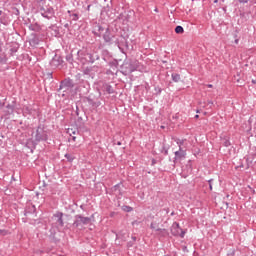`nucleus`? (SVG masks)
Instances as JSON below:
<instances>
[{"mask_svg":"<svg viewBox=\"0 0 256 256\" xmlns=\"http://www.w3.org/2000/svg\"><path fill=\"white\" fill-rule=\"evenodd\" d=\"M139 61L136 59H125L123 64L120 66V73L122 75H131V73H134V71H139Z\"/></svg>","mask_w":256,"mask_h":256,"instance_id":"f257e3e1","label":"nucleus"},{"mask_svg":"<svg viewBox=\"0 0 256 256\" xmlns=\"http://www.w3.org/2000/svg\"><path fill=\"white\" fill-rule=\"evenodd\" d=\"M77 59L82 62L83 65H85V63H95V61H99V54L96 52L90 53L87 49L83 48L77 51Z\"/></svg>","mask_w":256,"mask_h":256,"instance_id":"f03ea898","label":"nucleus"},{"mask_svg":"<svg viewBox=\"0 0 256 256\" xmlns=\"http://www.w3.org/2000/svg\"><path fill=\"white\" fill-rule=\"evenodd\" d=\"M51 227H55L57 231H61L65 226V222H63V212H56L53 214L50 220Z\"/></svg>","mask_w":256,"mask_h":256,"instance_id":"7ed1b4c3","label":"nucleus"},{"mask_svg":"<svg viewBox=\"0 0 256 256\" xmlns=\"http://www.w3.org/2000/svg\"><path fill=\"white\" fill-rule=\"evenodd\" d=\"M73 227L77 229H83L84 225H89L91 223V217H85L81 214H77L74 216Z\"/></svg>","mask_w":256,"mask_h":256,"instance_id":"20e7f679","label":"nucleus"},{"mask_svg":"<svg viewBox=\"0 0 256 256\" xmlns=\"http://www.w3.org/2000/svg\"><path fill=\"white\" fill-rule=\"evenodd\" d=\"M39 13L44 17V19H53L55 17V9L50 5L43 4L42 6H38Z\"/></svg>","mask_w":256,"mask_h":256,"instance_id":"39448f33","label":"nucleus"},{"mask_svg":"<svg viewBox=\"0 0 256 256\" xmlns=\"http://www.w3.org/2000/svg\"><path fill=\"white\" fill-rule=\"evenodd\" d=\"M170 231L173 237H180L181 239H183L185 237V234L187 233V231L181 229V226H179L178 222H174L172 224Z\"/></svg>","mask_w":256,"mask_h":256,"instance_id":"423d86ee","label":"nucleus"},{"mask_svg":"<svg viewBox=\"0 0 256 256\" xmlns=\"http://www.w3.org/2000/svg\"><path fill=\"white\" fill-rule=\"evenodd\" d=\"M34 139L36 143H41V141H47V132H45V128H43V126L40 125L37 127Z\"/></svg>","mask_w":256,"mask_h":256,"instance_id":"0eeeda50","label":"nucleus"},{"mask_svg":"<svg viewBox=\"0 0 256 256\" xmlns=\"http://www.w3.org/2000/svg\"><path fill=\"white\" fill-rule=\"evenodd\" d=\"M91 89V84H89V81L87 80H81L79 82L77 91H79L82 95H87Z\"/></svg>","mask_w":256,"mask_h":256,"instance_id":"6e6552de","label":"nucleus"},{"mask_svg":"<svg viewBox=\"0 0 256 256\" xmlns=\"http://www.w3.org/2000/svg\"><path fill=\"white\" fill-rule=\"evenodd\" d=\"M74 87L75 84L73 83V80H71V78H65L60 82L59 91L62 89H66L67 91L68 89H73Z\"/></svg>","mask_w":256,"mask_h":256,"instance_id":"1a4fd4ad","label":"nucleus"},{"mask_svg":"<svg viewBox=\"0 0 256 256\" xmlns=\"http://www.w3.org/2000/svg\"><path fill=\"white\" fill-rule=\"evenodd\" d=\"M174 160L173 163H177L178 161H183L185 157H187V151L183 150V147H180L178 151L174 152Z\"/></svg>","mask_w":256,"mask_h":256,"instance_id":"9d476101","label":"nucleus"},{"mask_svg":"<svg viewBox=\"0 0 256 256\" xmlns=\"http://www.w3.org/2000/svg\"><path fill=\"white\" fill-rule=\"evenodd\" d=\"M86 101L89 105H91L92 109H97V107H101V101L93 96V94L86 97Z\"/></svg>","mask_w":256,"mask_h":256,"instance_id":"9b49d317","label":"nucleus"},{"mask_svg":"<svg viewBox=\"0 0 256 256\" xmlns=\"http://www.w3.org/2000/svg\"><path fill=\"white\" fill-rule=\"evenodd\" d=\"M102 37H103L105 43H109V45H111V43H113V37H115V36L113 35V33H111V29H109V27H107L105 29V32L102 35Z\"/></svg>","mask_w":256,"mask_h":256,"instance_id":"f8f14e48","label":"nucleus"},{"mask_svg":"<svg viewBox=\"0 0 256 256\" xmlns=\"http://www.w3.org/2000/svg\"><path fill=\"white\" fill-rule=\"evenodd\" d=\"M51 67H62L63 66V58L61 56L55 55L51 62Z\"/></svg>","mask_w":256,"mask_h":256,"instance_id":"ddd939ff","label":"nucleus"},{"mask_svg":"<svg viewBox=\"0 0 256 256\" xmlns=\"http://www.w3.org/2000/svg\"><path fill=\"white\" fill-rule=\"evenodd\" d=\"M17 105V102L16 101H13L11 104H8L6 106V113L7 115H13L14 111H15V107Z\"/></svg>","mask_w":256,"mask_h":256,"instance_id":"4468645a","label":"nucleus"},{"mask_svg":"<svg viewBox=\"0 0 256 256\" xmlns=\"http://www.w3.org/2000/svg\"><path fill=\"white\" fill-rule=\"evenodd\" d=\"M156 232L158 237H169V231L167 229L157 228Z\"/></svg>","mask_w":256,"mask_h":256,"instance_id":"2eb2a0df","label":"nucleus"},{"mask_svg":"<svg viewBox=\"0 0 256 256\" xmlns=\"http://www.w3.org/2000/svg\"><path fill=\"white\" fill-rule=\"evenodd\" d=\"M0 23L2 25H5V27H7V25H9V23H11V20H9V16L7 14H3L0 17Z\"/></svg>","mask_w":256,"mask_h":256,"instance_id":"dca6fc26","label":"nucleus"},{"mask_svg":"<svg viewBox=\"0 0 256 256\" xmlns=\"http://www.w3.org/2000/svg\"><path fill=\"white\" fill-rule=\"evenodd\" d=\"M105 29H107V28H103V26H101V25H96V31L97 32H94V35L96 36V37H101L102 35H103V31H105Z\"/></svg>","mask_w":256,"mask_h":256,"instance_id":"f3484780","label":"nucleus"},{"mask_svg":"<svg viewBox=\"0 0 256 256\" xmlns=\"http://www.w3.org/2000/svg\"><path fill=\"white\" fill-rule=\"evenodd\" d=\"M49 233H50L49 235L50 239H52L53 241H57V238H55V235H57V228L52 226L49 230Z\"/></svg>","mask_w":256,"mask_h":256,"instance_id":"a211bd4d","label":"nucleus"},{"mask_svg":"<svg viewBox=\"0 0 256 256\" xmlns=\"http://www.w3.org/2000/svg\"><path fill=\"white\" fill-rule=\"evenodd\" d=\"M103 87L108 95H112V93H115V90L113 89V86H111V84H105Z\"/></svg>","mask_w":256,"mask_h":256,"instance_id":"6ab92c4d","label":"nucleus"},{"mask_svg":"<svg viewBox=\"0 0 256 256\" xmlns=\"http://www.w3.org/2000/svg\"><path fill=\"white\" fill-rule=\"evenodd\" d=\"M29 29H30V31H35L36 33H39V31H41V26L39 24L35 23V24H31L29 26Z\"/></svg>","mask_w":256,"mask_h":256,"instance_id":"aec40b11","label":"nucleus"},{"mask_svg":"<svg viewBox=\"0 0 256 256\" xmlns=\"http://www.w3.org/2000/svg\"><path fill=\"white\" fill-rule=\"evenodd\" d=\"M222 144L224 147H231V141L229 140V136H224L222 138Z\"/></svg>","mask_w":256,"mask_h":256,"instance_id":"412c9836","label":"nucleus"},{"mask_svg":"<svg viewBox=\"0 0 256 256\" xmlns=\"http://www.w3.org/2000/svg\"><path fill=\"white\" fill-rule=\"evenodd\" d=\"M37 209L35 208V205L28 206L25 210V215L27 214H33L36 213Z\"/></svg>","mask_w":256,"mask_h":256,"instance_id":"4be33fe9","label":"nucleus"},{"mask_svg":"<svg viewBox=\"0 0 256 256\" xmlns=\"http://www.w3.org/2000/svg\"><path fill=\"white\" fill-rule=\"evenodd\" d=\"M171 77L174 83H179L181 81V75L178 73H172Z\"/></svg>","mask_w":256,"mask_h":256,"instance_id":"5701e85b","label":"nucleus"},{"mask_svg":"<svg viewBox=\"0 0 256 256\" xmlns=\"http://www.w3.org/2000/svg\"><path fill=\"white\" fill-rule=\"evenodd\" d=\"M23 113L26 115H33V108L31 106H24Z\"/></svg>","mask_w":256,"mask_h":256,"instance_id":"b1692460","label":"nucleus"},{"mask_svg":"<svg viewBox=\"0 0 256 256\" xmlns=\"http://www.w3.org/2000/svg\"><path fill=\"white\" fill-rule=\"evenodd\" d=\"M112 191H114V193H117L118 195H123V193L121 192V184H116L112 188Z\"/></svg>","mask_w":256,"mask_h":256,"instance_id":"393cba45","label":"nucleus"},{"mask_svg":"<svg viewBox=\"0 0 256 256\" xmlns=\"http://www.w3.org/2000/svg\"><path fill=\"white\" fill-rule=\"evenodd\" d=\"M30 45H32V47H36V45H39V38L37 36H34L30 40Z\"/></svg>","mask_w":256,"mask_h":256,"instance_id":"a878e982","label":"nucleus"},{"mask_svg":"<svg viewBox=\"0 0 256 256\" xmlns=\"http://www.w3.org/2000/svg\"><path fill=\"white\" fill-rule=\"evenodd\" d=\"M175 33H177V35H182V33H185V29L183 26H176Z\"/></svg>","mask_w":256,"mask_h":256,"instance_id":"bb28decb","label":"nucleus"},{"mask_svg":"<svg viewBox=\"0 0 256 256\" xmlns=\"http://www.w3.org/2000/svg\"><path fill=\"white\" fill-rule=\"evenodd\" d=\"M117 65H119V63L116 60L109 62V66L111 67V69H113V71L117 70Z\"/></svg>","mask_w":256,"mask_h":256,"instance_id":"cd10ccee","label":"nucleus"},{"mask_svg":"<svg viewBox=\"0 0 256 256\" xmlns=\"http://www.w3.org/2000/svg\"><path fill=\"white\" fill-rule=\"evenodd\" d=\"M64 157L67 159V161H69V163H73V161H75V156H73L69 153L65 154Z\"/></svg>","mask_w":256,"mask_h":256,"instance_id":"c85d7f7f","label":"nucleus"},{"mask_svg":"<svg viewBox=\"0 0 256 256\" xmlns=\"http://www.w3.org/2000/svg\"><path fill=\"white\" fill-rule=\"evenodd\" d=\"M122 211H124L125 213H131V211H133V207L127 206V205H123L122 206Z\"/></svg>","mask_w":256,"mask_h":256,"instance_id":"c756f323","label":"nucleus"},{"mask_svg":"<svg viewBox=\"0 0 256 256\" xmlns=\"http://www.w3.org/2000/svg\"><path fill=\"white\" fill-rule=\"evenodd\" d=\"M176 143H177L179 149H181V147H183V145L185 144V140L176 139Z\"/></svg>","mask_w":256,"mask_h":256,"instance_id":"7c9ffc66","label":"nucleus"},{"mask_svg":"<svg viewBox=\"0 0 256 256\" xmlns=\"http://www.w3.org/2000/svg\"><path fill=\"white\" fill-rule=\"evenodd\" d=\"M66 61H68V63H73V54H68L66 56Z\"/></svg>","mask_w":256,"mask_h":256,"instance_id":"2f4dec72","label":"nucleus"},{"mask_svg":"<svg viewBox=\"0 0 256 256\" xmlns=\"http://www.w3.org/2000/svg\"><path fill=\"white\" fill-rule=\"evenodd\" d=\"M72 21H79V14L74 13L71 15Z\"/></svg>","mask_w":256,"mask_h":256,"instance_id":"473e14b6","label":"nucleus"},{"mask_svg":"<svg viewBox=\"0 0 256 256\" xmlns=\"http://www.w3.org/2000/svg\"><path fill=\"white\" fill-rule=\"evenodd\" d=\"M38 7H41L42 5H45L46 0H36Z\"/></svg>","mask_w":256,"mask_h":256,"instance_id":"72a5a7b5","label":"nucleus"},{"mask_svg":"<svg viewBox=\"0 0 256 256\" xmlns=\"http://www.w3.org/2000/svg\"><path fill=\"white\" fill-rule=\"evenodd\" d=\"M162 153L164 155H169V149H167L165 146L162 147Z\"/></svg>","mask_w":256,"mask_h":256,"instance_id":"f704fd0d","label":"nucleus"},{"mask_svg":"<svg viewBox=\"0 0 256 256\" xmlns=\"http://www.w3.org/2000/svg\"><path fill=\"white\" fill-rule=\"evenodd\" d=\"M0 63H7V58L5 56L0 55Z\"/></svg>","mask_w":256,"mask_h":256,"instance_id":"c9c22d12","label":"nucleus"},{"mask_svg":"<svg viewBox=\"0 0 256 256\" xmlns=\"http://www.w3.org/2000/svg\"><path fill=\"white\" fill-rule=\"evenodd\" d=\"M212 182H213V179H210V180L208 181L210 191H213V184H212Z\"/></svg>","mask_w":256,"mask_h":256,"instance_id":"e433bc0d","label":"nucleus"},{"mask_svg":"<svg viewBox=\"0 0 256 256\" xmlns=\"http://www.w3.org/2000/svg\"><path fill=\"white\" fill-rule=\"evenodd\" d=\"M133 245H135V242L130 241V242L127 243V248L131 249V247H133Z\"/></svg>","mask_w":256,"mask_h":256,"instance_id":"4c0bfd02","label":"nucleus"},{"mask_svg":"<svg viewBox=\"0 0 256 256\" xmlns=\"http://www.w3.org/2000/svg\"><path fill=\"white\" fill-rule=\"evenodd\" d=\"M15 53H17V48H11L10 49V54L15 55Z\"/></svg>","mask_w":256,"mask_h":256,"instance_id":"58836bf2","label":"nucleus"},{"mask_svg":"<svg viewBox=\"0 0 256 256\" xmlns=\"http://www.w3.org/2000/svg\"><path fill=\"white\" fill-rule=\"evenodd\" d=\"M238 3H241L243 5H245V3H249V0H237Z\"/></svg>","mask_w":256,"mask_h":256,"instance_id":"ea45409f","label":"nucleus"},{"mask_svg":"<svg viewBox=\"0 0 256 256\" xmlns=\"http://www.w3.org/2000/svg\"><path fill=\"white\" fill-rule=\"evenodd\" d=\"M106 74H107V75H115V72H113L112 70H107V71H106Z\"/></svg>","mask_w":256,"mask_h":256,"instance_id":"a19ab883","label":"nucleus"},{"mask_svg":"<svg viewBox=\"0 0 256 256\" xmlns=\"http://www.w3.org/2000/svg\"><path fill=\"white\" fill-rule=\"evenodd\" d=\"M0 235H3V236L7 235V230H0Z\"/></svg>","mask_w":256,"mask_h":256,"instance_id":"79ce46f5","label":"nucleus"},{"mask_svg":"<svg viewBox=\"0 0 256 256\" xmlns=\"http://www.w3.org/2000/svg\"><path fill=\"white\" fill-rule=\"evenodd\" d=\"M234 37H235L234 43H235L236 45H239V40H238V38H237V35H235Z\"/></svg>","mask_w":256,"mask_h":256,"instance_id":"37998d69","label":"nucleus"},{"mask_svg":"<svg viewBox=\"0 0 256 256\" xmlns=\"http://www.w3.org/2000/svg\"><path fill=\"white\" fill-rule=\"evenodd\" d=\"M76 115L79 117V107H76Z\"/></svg>","mask_w":256,"mask_h":256,"instance_id":"c03bdc74","label":"nucleus"},{"mask_svg":"<svg viewBox=\"0 0 256 256\" xmlns=\"http://www.w3.org/2000/svg\"><path fill=\"white\" fill-rule=\"evenodd\" d=\"M135 241H137V237L132 236V242L135 243Z\"/></svg>","mask_w":256,"mask_h":256,"instance_id":"a18cd8bd","label":"nucleus"},{"mask_svg":"<svg viewBox=\"0 0 256 256\" xmlns=\"http://www.w3.org/2000/svg\"><path fill=\"white\" fill-rule=\"evenodd\" d=\"M78 117V122L80 121V123H81V121H83V117H81V116H77Z\"/></svg>","mask_w":256,"mask_h":256,"instance_id":"49530a36","label":"nucleus"},{"mask_svg":"<svg viewBox=\"0 0 256 256\" xmlns=\"http://www.w3.org/2000/svg\"><path fill=\"white\" fill-rule=\"evenodd\" d=\"M48 77H50V79H53V73H48Z\"/></svg>","mask_w":256,"mask_h":256,"instance_id":"de8ad7c7","label":"nucleus"},{"mask_svg":"<svg viewBox=\"0 0 256 256\" xmlns=\"http://www.w3.org/2000/svg\"><path fill=\"white\" fill-rule=\"evenodd\" d=\"M208 105H210V107H213V101H208Z\"/></svg>","mask_w":256,"mask_h":256,"instance_id":"09e8293b","label":"nucleus"},{"mask_svg":"<svg viewBox=\"0 0 256 256\" xmlns=\"http://www.w3.org/2000/svg\"><path fill=\"white\" fill-rule=\"evenodd\" d=\"M150 228L155 229V224L151 223Z\"/></svg>","mask_w":256,"mask_h":256,"instance_id":"8fccbe9b","label":"nucleus"},{"mask_svg":"<svg viewBox=\"0 0 256 256\" xmlns=\"http://www.w3.org/2000/svg\"><path fill=\"white\" fill-rule=\"evenodd\" d=\"M86 9L87 11H91V5H88Z\"/></svg>","mask_w":256,"mask_h":256,"instance_id":"3c124183","label":"nucleus"},{"mask_svg":"<svg viewBox=\"0 0 256 256\" xmlns=\"http://www.w3.org/2000/svg\"><path fill=\"white\" fill-rule=\"evenodd\" d=\"M115 43H116V45H118V47H119V45H121V44H119V40H116Z\"/></svg>","mask_w":256,"mask_h":256,"instance_id":"603ef678","label":"nucleus"},{"mask_svg":"<svg viewBox=\"0 0 256 256\" xmlns=\"http://www.w3.org/2000/svg\"><path fill=\"white\" fill-rule=\"evenodd\" d=\"M3 15L5 14H3V12L0 10V17H3Z\"/></svg>","mask_w":256,"mask_h":256,"instance_id":"864d4df0","label":"nucleus"},{"mask_svg":"<svg viewBox=\"0 0 256 256\" xmlns=\"http://www.w3.org/2000/svg\"><path fill=\"white\" fill-rule=\"evenodd\" d=\"M252 84H253V85H256V80H252Z\"/></svg>","mask_w":256,"mask_h":256,"instance_id":"5fc2aeb1","label":"nucleus"},{"mask_svg":"<svg viewBox=\"0 0 256 256\" xmlns=\"http://www.w3.org/2000/svg\"><path fill=\"white\" fill-rule=\"evenodd\" d=\"M195 119H199V114H196V115H195Z\"/></svg>","mask_w":256,"mask_h":256,"instance_id":"6e6d98bb","label":"nucleus"},{"mask_svg":"<svg viewBox=\"0 0 256 256\" xmlns=\"http://www.w3.org/2000/svg\"><path fill=\"white\" fill-rule=\"evenodd\" d=\"M208 87L211 89L213 87V85L212 84H208Z\"/></svg>","mask_w":256,"mask_h":256,"instance_id":"4d7b16f0","label":"nucleus"},{"mask_svg":"<svg viewBox=\"0 0 256 256\" xmlns=\"http://www.w3.org/2000/svg\"><path fill=\"white\" fill-rule=\"evenodd\" d=\"M2 51H3V48H1V44H0V53H2Z\"/></svg>","mask_w":256,"mask_h":256,"instance_id":"13d9d810","label":"nucleus"},{"mask_svg":"<svg viewBox=\"0 0 256 256\" xmlns=\"http://www.w3.org/2000/svg\"><path fill=\"white\" fill-rule=\"evenodd\" d=\"M117 239H119V234H116V241H117Z\"/></svg>","mask_w":256,"mask_h":256,"instance_id":"bf43d9fd","label":"nucleus"},{"mask_svg":"<svg viewBox=\"0 0 256 256\" xmlns=\"http://www.w3.org/2000/svg\"><path fill=\"white\" fill-rule=\"evenodd\" d=\"M117 145L121 146V142H120V141H118V142H117Z\"/></svg>","mask_w":256,"mask_h":256,"instance_id":"052dcab7","label":"nucleus"},{"mask_svg":"<svg viewBox=\"0 0 256 256\" xmlns=\"http://www.w3.org/2000/svg\"><path fill=\"white\" fill-rule=\"evenodd\" d=\"M152 164L155 165V159L152 160Z\"/></svg>","mask_w":256,"mask_h":256,"instance_id":"680f3d73","label":"nucleus"},{"mask_svg":"<svg viewBox=\"0 0 256 256\" xmlns=\"http://www.w3.org/2000/svg\"><path fill=\"white\" fill-rule=\"evenodd\" d=\"M114 215H115V212H112V213H111V217H113Z\"/></svg>","mask_w":256,"mask_h":256,"instance_id":"e2e57ef3","label":"nucleus"},{"mask_svg":"<svg viewBox=\"0 0 256 256\" xmlns=\"http://www.w3.org/2000/svg\"><path fill=\"white\" fill-rule=\"evenodd\" d=\"M73 141H75V139H77L75 136L72 137Z\"/></svg>","mask_w":256,"mask_h":256,"instance_id":"0e129e2a","label":"nucleus"},{"mask_svg":"<svg viewBox=\"0 0 256 256\" xmlns=\"http://www.w3.org/2000/svg\"><path fill=\"white\" fill-rule=\"evenodd\" d=\"M158 93H161V88H159Z\"/></svg>","mask_w":256,"mask_h":256,"instance_id":"69168bd1","label":"nucleus"},{"mask_svg":"<svg viewBox=\"0 0 256 256\" xmlns=\"http://www.w3.org/2000/svg\"><path fill=\"white\" fill-rule=\"evenodd\" d=\"M158 93H161V88H159Z\"/></svg>","mask_w":256,"mask_h":256,"instance_id":"338daca9","label":"nucleus"},{"mask_svg":"<svg viewBox=\"0 0 256 256\" xmlns=\"http://www.w3.org/2000/svg\"><path fill=\"white\" fill-rule=\"evenodd\" d=\"M217 2H218L217 0L214 1V3H217Z\"/></svg>","mask_w":256,"mask_h":256,"instance_id":"774afa93","label":"nucleus"}]
</instances>
